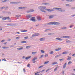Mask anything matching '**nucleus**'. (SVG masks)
I'll list each match as a JSON object with an SVG mask.
<instances>
[{
    "mask_svg": "<svg viewBox=\"0 0 75 75\" xmlns=\"http://www.w3.org/2000/svg\"><path fill=\"white\" fill-rule=\"evenodd\" d=\"M38 9H39L42 12H43V13H46V11H44V10H47V11L49 12H52V11H55V10L52 9H46V7L45 6H39L38 7Z\"/></svg>",
    "mask_w": 75,
    "mask_h": 75,
    "instance_id": "nucleus-1",
    "label": "nucleus"
},
{
    "mask_svg": "<svg viewBox=\"0 0 75 75\" xmlns=\"http://www.w3.org/2000/svg\"><path fill=\"white\" fill-rule=\"evenodd\" d=\"M47 24H48L49 25H59L60 24V23L56 22H53L49 23H47Z\"/></svg>",
    "mask_w": 75,
    "mask_h": 75,
    "instance_id": "nucleus-2",
    "label": "nucleus"
},
{
    "mask_svg": "<svg viewBox=\"0 0 75 75\" xmlns=\"http://www.w3.org/2000/svg\"><path fill=\"white\" fill-rule=\"evenodd\" d=\"M35 17H32L30 19V21H32L33 22H35V21H36V20L35 19Z\"/></svg>",
    "mask_w": 75,
    "mask_h": 75,
    "instance_id": "nucleus-3",
    "label": "nucleus"
},
{
    "mask_svg": "<svg viewBox=\"0 0 75 75\" xmlns=\"http://www.w3.org/2000/svg\"><path fill=\"white\" fill-rule=\"evenodd\" d=\"M6 19H8L9 20H10V18L9 17H4L2 19V20H3V21H4V20H6Z\"/></svg>",
    "mask_w": 75,
    "mask_h": 75,
    "instance_id": "nucleus-4",
    "label": "nucleus"
},
{
    "mask_svg": "<svg viewBox=\"0 0 75 75\" xmlns=\"http://www.w3.org/2000/svg\"><path fill=\"white\" fill-rule=\"evenodd\" d=\"M39 35V34L38 33H34L32 35V37H35L36 36H38Z\"/></svg>",
    "mask_w": 75,
    "mask_h": 75,
    "instance_id": "nucleus-5",
    "label": "nucleus"
},
{
    "mask_svg": "<svg viewBox=\"0 0 75 75\" xmlns=\"http://www.w3.org/2000/svg\"><path fill=\"white\" fill-rule=\"evenodd\" d=\"M34 10L33 9H30L29 10L27 11L26 13H31L32 12H34Z\"/></svg>",
    "mask_w": 75,
    "mask_h": 75,
    "instance_id": "nucleus-6",
    "label": "nucleus"
},
{
    "mask_svg": "<svg viewBox=\"0 0 75 75\" xmlns=\"http://www.w3.org/2000/svg\"><path fill=\"white\" fill-rule=\"evenodd\" d=\"M36 18L38 21H41V17L39 16H36Z\"/></svg>",
    "mask_w": 75,
    "mask_h": 75,
    "instance_id": "nucleus-7",
    "label": "nucleus"
},
{
    "mask_svg": "<svg viewBox=\"0 0 75 75\" xmlns=\"http://www.w3.org/2000/svg\"><path fill=\"white\" fill-rule=\"evenodd\" d=\"M21 3V1H17L16 2H10V4H18L19 3Z\"/></svg>",
    "mask_w": 75,
    "mask_h": 75,
    "instance_id": "nucleus-8",
    "label": "nucleus"
},
{
    "mask_svg": "<svg viewBox=\"0 0 75 75\" xmlns=\"http://www.w3.org/2000/svg\"><path fill=\"white\" fill-rule=\"evenodd\" d=\"M39 40L41 41H45V38H41Z\"/></svg>",
    "mask_w": 75,
    "mask_h": 75,
    "instance_id": "nucleus-9",
    "label": "nucleus"
},
{
    "mask_svg": "<svg viewBox=\"0 0 75 75\" xmlns=\"http://www.w3.org/2000/svg\"><path fill=\"white\" fill-rule=\"evenodd\" d=\"M26 17L27 18H31L32 17V16H31V15H28L26 16Z\"/></svg>",
    "mask_w": 75,
    "mask_h": 75,
    "instance_id": "nucleus-10",
    "label": "nucleus"
},
{
    "mask_svg": "<svg viewBox=\"0 0 75 75\" xmlns=\"http://www.w3.org/2000/svg\"><path fill=\"white\" fill-rule=\"evenodd\" d=\"M67 63L66 62L64 64L63 66V69H65L66 68V67L67 66Z\"/></svg>",
    "mask_w": 75,
    "mask_h": 75,
    "instance_id": "nucleus-11",
    "label": "nucleus"
},
{
    "mask_svg": "<svg viewBox=\"0 0 75 75\" xmlns=\"http://www.w3.org/2000/svg\"><path fill=\"white\" fill-rule=\"evenodd\" d=\"M43 4H44V5H46V6H49L50 5V4L49 3H42Z\"/></svg>",
    "mask_w": 75,
    "mask_h": 75,
    "instance_id": "nucleus-12",
    "label": "nucleus"
},
{
    "mask_svg": "<svg viewBox=\"0 0 75 75\" xmlns=\"http://www.w3.org/2000/svg\"><path fill=\"white\" fill-rule=\"evenodd\" d=\"M53 9L54 10H62V8H54Z\"/></svg>",
    "mask_w": 75,
    "mask_h": 75,
    "instance_id": "nucleus-13",
    "label": "nucleus"
},
{
    "mask_svg": "<svg viewBox=\"0 0 75 75\" xmlns=\"http://www.w3.org/2000/svg\"><path fill=\"white\" fill-rule=\"evenodd\" d=\"M69 53V52L68 51H65L63 52L62 54H68Z\"/></svg>",
    "mask_w": 75,
    "mask_h": 75,
    "instance_id": "nucleus-14",
    "label": "nucleus"
},
{
    "mask_svg": "<svg viewBox=\"0 0 75 75\" xmlns=\"http://www.w3.org/2000/svg\"><path fill=\"white\" fill-rule=\"evenodd\" d=\"M63 38H71V37L69 36H65L63 37Z\"/></svg>",
    "mask_w": 75,
    "mask_h": 75,
    "instance_id": "nucleus-15",
    "label": "nucleus"
},
{
    "mask_svg": "<svg viewBox=\"0 0 75 75\" xmlns=\"http://www.w3.org/2000/svg\"><path fill=\"white\" fill-rule=\"evenodd\" d=\"M56 40H59V41H62V39H61L60 38H56Z\"/></svg>",
    "mask_w": 75,
    "mask_h": 75,
    "instance_id": "nucleus-16",
    "label": "nucleus"
},
{
    "mask_svg": "<svg viewBox=\"0 0 75 75\" xmlns=\"http://www.w3.org/2000/svg\"><path fill=\"white\" fill-rule=\"evenodd\" d=\"M31 58V56H28V57H26L25 58V59H26V60H27L28 59H30V58Z\"/></svg>",
    "mask_w": 75,
    "mask_h": 75,
    "instance_id": "nucleus-17",
    "label": "nucleus"
},
{
    "mask_svg": "<svg viewBox=\"0 0 75 75\" xmlns=\"http://www.w3.org/2000/svg\"><path fill=\"white\" fill-rule=\"evenodd\" d=\"M23 47H19L17 48L18 50H23Z\"/></svg>",
    "mask_w": 75,
    "mask_h": 75,
    "instance_id": "nucleus-18",
    "label": "nucleus"
},
{
    "mask_svg": "<svg viewBox=\"0 0 75 75\" xmlns=\"http://www.w3.org/2000/svg\"><path fill=\"white\" fill-rule=\"evenodd\" d=\"M71 59V57L68 56V57L67 60L68 61H70Z\"/></svg>",
    "mask_w": 75,
    "mask_h": 75,
    "instance_id": "nucleus-19",
    "label": "nucleus"
},
{
    "mask_svg": "<svg viewBox=\"0 0 75 75\" xmlns=\"http://www.w3.org/2000/svg\"><path fill=\"white\" fill-rule=\"evenodd\" d=\"M2 48L3 49H7V48H8L9 47H3Z\"/></svg>",
    "mask_w": 75,
    "mask_h": 75,
    "instance_id": "nucleus-20",
    "label": "nucleus"
},
{
    "mask_svg": "<svg viewBox=\"0 0 75 75\" xmlns=\"http://www.w3.org/2000/svg\"><path fill=\"white\" fill-rule=\"evenodd\" d=\"M24 7H25L20 6V7H18V8L19 9H21L22 10V9H23L24 8Z\"/></svg>",
    "mask_w": 75,
    "mask_h": 75,
    "instance_id": "nucleus-21",
    "label": "nucleus"
},
{
    "mask_svg": "<svg viewBox=\"0 0 75 75\" xmlns=\"http://www.w3.org/2000/svg\"><path fill=\"white\" fill-rule=\"evenodd\" d=\"M44 56H45V55L44 54L42 55L39 57V59H40L41 58H42V57H44Z\"/></svg>",
    "mask_w": 75,
    "mask_h": 75,
    "instance_id": "nucleus-22",
    "label": "nucleus"
},
{
    "mask_svg": "<svg viewBox=\"0 0 75 75\" xmlns=\"http://www.w3.org/2000/svg\"><path fill=\"white\" fill-rule=\"evenodd\" d=\"M37 52H32V54H33V55H35V54H37Z\"/></svg>",
    "mask_w": 75,
    "mask_h": 75,
    "instance_id": "nucleus-23",
    "label": "nucleus"
},
{
    "mask_svg": "<svg viewBox=\"0 0 75 75\" xmlns=\"http://www.w3.org/2000/svg\"><path fill=\"white\" fill-rule=\"evenodd\" d=\"M67 43L69 44V43H70V42H72V41L70 40H67L66 41Z\"/></svg>",
    "mask_w": 75,
    "mask_h": 75,
    "instance_id": "nucleus-24",
    "label": "nucleus"
},
{
    "mask_svg": "<svg viewBox=\"0 0 75 75\" xmlns=\"http://www.w3.org/2000/svg\"><path fill=\"white\" fill-rule=\"evenodd\" d=\"M61 48H58V49H55V51H59V50H60Z\"/></svg>",
    "mask_w": 75,
    "mask_h": 75,
    "instance_id": "nucleus-25",
    "label": "nucleus"
},
{
    "mask_svg": "<svg viewBox=\"0 0 75 75\" xmlns=\"http://www.w3.org/2000/svg\"><path fill=\"white\" fill-rule=\"evenodd\" d=\"M54 17V15L53 16H49V18L50 19V18H53Z\"/></svg>",
    "mask_w": 75,
    "mask_h": 75,
    "instance_id": "nucleus-26",
    "label": "nucleus"
},
{
    "mask_svg": "<svg viewBox=\"0 0 75 75\" xmlns=\"http://www.w3.org/2000/svg\"><path fill=\"white\" fill-rule=\"evenodd\" d=\"M21 43H27V41H23L21 42Z\"/></svg>",
    "mask_w": 75,
    "mask_h": 75,
    "instance_id": "nucleus-27",
    "label": "nucleus"
},
{
    "mask_svg": "<svg viewBox=\"0 0 75 75\" xmlns=\"http://www.w3.org/2000/svg\"><path fill=\"white\" fill-rule=\"evenodd\" d=\"M37 57H34V58L32 60V61H35V60H36V59H37Z\"/></svg>",
    "mask_w": 75,
    "mask_h": 75,
    "instance_id": "nucleus-28",
    "label": "nucleus"
},
{
    "mask_svg": "<svg viewBox=\"0 0 75 75\" xmlns=\"http://www.w3.org/2000/svg\"><path fill=\"white\" fill-rule=\"evenodd\" d=\"M27 30H21V32H27Z\"/></svg>",
    "mask_w": 75,
    "mask_h": 75,
    "instance_id": "nucleus-29",
    "label": "nucleus"
},
{
    "mask_svg": "<svg viewBox=\"0 0 75 75\" xmlns=\"http://www.w3.org/2000/svg\"><path fill=\"white\" fill-rule=\"evenodd\" d=\"M65 11V10H60L59 11H61V12H64Z\"/></svg>",
    "mask_w": 75,
    "mask_h": 75,
    "instance_id": "nucleus-30",
    "label": "nucleus"
},
{
    "mask_svg": "<svg viewBox=\"0 0 75 75\" xmlns=\"http://www.w3.org/2000/svg\"><path fill=\"white\" fill-rule=\"evenodd\" d=\"M55 64H58L57 62H54V63L52 64V65H55Z\"/></svg>",
    "mask_w": 75,
    "mask_h": 75,
    "instance_id": "nucleus-31",
    "label": "nucleus"
},
{
    "mask_svg": "<svg viewBox=\"0 0 75 75\" xmlns=\"http://www.w3.org/2000/svg\"><path fill=\"white\" fill-rule=\"evenodd\" d=\"M64 60H65V59L64 58L59 59V60L60 61H64Z\"/></svg>",
    "mask_w": 75,
    "mask_h": 75,
    "instance_id": "nucleus-32",
    "label": "nucleus"
},
{
    "mask_svg": "<svg viewBox=\"0 0 75 75\" xmlns=\"http://www.w3.org/2000/svg\"><path fill=\"white\" fill-rule=\"evenodd\" d=\"M31 47V46H28L26 47V48H27V49H28V48H30Z\"/></svg>",
    "mask_w": 75,
    "mask_h": 75,
    "instance_id": "nucleus-33",
    "label": "nucleus"
},
{
    "mask_svg": "<svg viewBox=\"0 0 75 75\" xmlns=\"http://www.w3.org/2000/svg\"><path fill=\"white\" fill-rule=\"evenodd\" d=\"M61 54L57 55L55 56V58H58V57H59L61 56Z\"/></svg>",
    "mask_w": 75,
    "mask_h": 75,
    "instance_id": "nucleus-34",
    "label": "nucleus"
},
{
    "mask_svg": "<svg viewBox=\"0 0 75 75\" xmlns=\"http://www.w3.org/2000/svg\"><path fill=\"white\" fill-rule=\"evenodd\" d=\"M40 72H41V71H39L38 72H37V73H35V75H38H38L37 74H39V73H40Z\"/></svg>",
    "mask_w": 75,
    "mask_h": 75,
    "instance_id": "nucleus-35",
    "label": "nucleus"
},
{
    "mask_svg": "<svg viewBox=\"0 0 75 75\" xmlns=\"http://www.w3.org/2000/svg\"><path fill=\"white\" fill-rule=\"evenodd\" d=\"M59 68V67H56V68L54 69V71H56L57 70V68Z\"/></svg>",
    "mask_w": 75,
    "mask_h": 75,
    "instance_id": "nucleus-36",
    "label": "nucleus"
},
{
    "mask_svg": "<svg viewBox=\"0 0 75 75\" xmlns=\"http://www.w3.org/2000/svg\"><path fill=\"white\" fill-rule=\"evenodd\" d=\"M21 37L20 36L18 37H17L16 38L17 40H18V39H20V38Z\"/></svg>",
    "mask_w": 75,
    "mask_h": 75,
    "instance_id": "nucleus-37",
    "label": "nucleus"
},
{
    "mask_svg": "<svg viewBox=\"0 0 75 75\" xmlns=\"http://www.w3.org/2000/svg\"><path fill=\"white\" fill-rule=\"evenodd\" d=\"M16 17H21V15H17L16 16Z\"/></svg>",
    "mask_w": 75,
    "mask_h": 75,
    "instance_id": "nucleus-38",
    "label": "nucleus"
},
{
    "mask_svg": "<svg viewBox=\"0 0 75 75\" xmlns=\"http://www.w3.org/2000/svg\"><path fill=\"white\" fill-rule=\"evenodd\" d=\"M14 25H13V24H7V25H10V26H13Z\"/></svg>",
    "mask_w": 75,
    "mask_h": 75,
    "instance_id": "nucleus-39",
    "label": "nucleus"
},
{
    "mask_svg": "<svg viewBox=\"0 0 75 75\" xmlns=\"http://www.w3.org/2000/svg\"><path fill=\"white\" fill-rule=\"evenodd\" d=\"M62 30L64 29H67V27H63L62 28H61Z\"/></svg>",
    "mask_w": 75,
    "mask_h": 75,
    "instance_id": "nucleus-40",
    "label": "nucleus"
},
{
    "mask_svg": "<svg viewBox=\"0 0 75 75\" xmlns=\"http://www.w3.org/2000/svg\"><path fill=\"white\" fill-rule=\"evenodd\" d=\"M40 51H41V52H42V53H45V52H44V50H40Z\"/></svg>",
    "mask_w": 75,
    "mask_h": 75,
    "instance_id": "nucleus-41",
    "label": "nucleus"
},
{
    "mask_svg": "<svg viewBox=\"0 0 75 75\" xmlns=\"http://www.w3.org/2000/svg\"><path fill=\"white\" fill-rule=\"evenodd\" d=\"M49 62V61L46 62L44 63V64H47Z\"/></svg>",
    "mask_w": 75,
    "mask_h": 75,
    "instance_id": "nucleus-42",
    "label": "nucleus"
},
{
    "mask_svg": "<svg viewBox=\"0 0 75 75\" xmlns=\"http://www.w3.org/2000/svg\"><path fill=\"white\" fill-rule=\"evenodd\" d=\"M27 67H29V68H30V64H28L27 66Z\"/></svg>",
    "mask_w": 75,
    "mask_h": 75,
    "instance_id": "nucleus-43",
    "label": "nucleus"
},
{
    "mask_svg": "<svg viewBox=\"0 0 75 75\" xmlns=\"http://www.w3.org/2000/svg\"><path fill=\"white\" fill-rule=\"evenodd\" d=\"M71 63H72V62L71 61H69V62L68 63V65H70V64Z\"/></svg>",
    "mask_w": 75,
    "mask_h": 75,
    "instance_id": "nucleus-44",
    "label": "nucleus"
},
{
    "mask_svg": "<svg viewBox=\"0 0 75 75\" xmlns=\"http://www.w3.org/2000/svg\"><path fill=\"white\" fill-rule=\"evenodd\" d=\"M44 67V66L43 65L40 66L38 68H42V67Z\"/></svg>",
    "mask_w": 75,
    "mask_h": 75,
    "instance_id": "nucleus-45",
    "label": "nucleus"
},
{
    "mask_svg": "<svg viewBox=\"0 0 75 75\" xmlns=\"http://www.w3.org/2000/svg\"><path fill=\"white\" fill-rule=\"evenodd\" d=\"M50 54H54V52H53V51H51V52H50Z\"/></svg>",
    "mask_w": 75,
    "mask_h": 75,
    "instance_id": "nucleus-46",
    "label": "nucleus"
},
{
    "mask_svg": "<svg viewBox=\"0 0 75 75\" xmlns=\"http://www.w3.org/2000/svg\"><path fill=\"white\" fill-rule=\"evenodd\" d=\"M8 0H4V1H2V2H6V1H8Z\"/></svg>",
    "mask_w": 75,
    "mask_h": 75,
    "instance_id": "nucleus-47",
    "label": "nucleus"
},
{
    "mask_svg": "<svg viewBox=\"0 0 75 75\" xmlns=\"http://www.w3.org/2000/svg\"><path fill=\"white\" fill-rule=\"evenodd\" d=\"M50 30V29H46L45 30V32H46L48 31V30Z\"/></svg>",
    "mask_w": 75,
    "mask_h": 75,
    "instance_id": "nucleus-48",
    "label": "nucleus"
},
{
    "mask_svg": "<svg viewBox=\"0 0 75 75\" xmlns=\"http://www.w3.org/2000/svg\"><path fill=\"white\" fill-rule=\"evenodd\" d=\"M28 38V37L26 36V37H25L24 38V39H27V38Z\"/></svg>",
    "mask_w": 75,
    "mask_h": 75,
    "instance_id": "nucleus-49",
    "label": "nucleus"
},
{
    "mask_svg": "<svg viewBox=\"0 0 75 75\" xmlns=\"http://www.w3.org/2000/svg\"><path fill=\"white\" fill-rule=\"evenodd\" d=\"M5 41V40H3L1 41V42H4Z\"/></svg>",
    "mask_w": 75,
    "mask_h": 75,
    "instance_id": "nucleus-50",
    "label": "nucleus"
},
{
    "mask_svg": "<svg viewBox=\"0 0 75 75\" xmlns=\"http://www.w3.org/2000/svg\"><path fill=\"white\" fill-rule=\"evenodd\" d=\"M72 27H73V25H71L69 26V27L70 28H72Z\"/></svg>",
    "mask_w": 75,
    "mask_h": 75,
    "instance_id": "nucleus-51",
    "label": "nucleus"
},
{
    "mask_svg": "<svg viewBox=\"0 0 75 75\" xmlns=\"http://www.w3.org/2000/svg\"><path fill=\"white\" fill-rule=\"evenodd\" d=\"M65 6H69V4H66V5H65Z\"/></svg>",
    "mask_w": 75,
    "mask_h": 75,
    "instance_id": "nucleus-52",
    "label": "nucleus"
},
{
    "mask_svg": "<svg viewBox=\"0 0 75 75\" xmlns=\"http://www.w3.org/2000/svg\"><path fill=\"white\" fill-rule=\"evenodd\" d=\"M48 57V55L47 54H46L45 55V57Z\"/></svg>",
    "mask_w": 75,
    "mask_h": 75,
    "instance_id": "nucleus-53",
    "label": "nucleus"
},
{
    "mask_svg": "<svg viewBox=\"0 0 75 75\" xmlns=\"http://www.w3.org/2000/svg\"><path fill=\"white\" fill-rule=\"evenodd\" d=\"M2 61H6V59H2Z\"/></svg>",
    "mask_w": 75,
    "mask_h": 75,
    "instance_id": "nucleus-54",
    "label": "nucleus"
},
{
    "mask_svg": "<svg viewBox=\"0 0 75 75\" xmlns=\"http://www.w3.org/2000/svg\"><path fill=\"white\" fill-rule=\"evenodd\" d=\"M23 71H24V72H25V69H23Z\"/></svg>",
    "mask_w": 75,
    "mask_h": 75,
    "instance_id": "nucleus-55",
    "label": "nucleus"
},
{
    "mask_svg": "<svg viewBox=\"0 0 75 75\" xmlns=\"http://www.w3.org/2000/svg\"><path fill=\"white\" fill-rule=\"evenodd\" d=\"M71 9H75V7H72L71 8Z\"/></svg>",
    "mask_w": 75,
    "mask_h": 75,
    "instance_id": "nucleus-56",
    "label": "nucleus"
},
{
    "mask_svg": "<svg viewBox=\"0 0 75 75\" xmlns=\"http://www.w3.org/2000/svg\"><path fill=\"white\" fill-rule=\"evenodd\" d=\"M45 71V70H42L41 71V72H44V71Z\"/></svg>",
    "mask_w": 75,
    "mask_h": 75,
    "instance_id": "nucleus-57",
    "label": "nucleus"
},
{
    "mask_svg": "<svg viewBox=\"0 0 75 75\" xmlns=\"http://www.w3.org/2000/svg\"><path fill=\"white\" fill-rule=\"evenodd\" d=\"M74 56H75V53L72 55V57H74Z\"/></svg>",
    "mask_w": 75,
    "mask_h": 75,
    "instance_id": "nucleus-58",
    "label": "nucleus"
},
{
    "mask_svg": "<svg viewBox=\"0 0 75 75\" xmlns=\"http://www.w3.org/2000/svg\"><path fill=\"white\" fill-rule=\"evenodd\" d=\"M3 8H2V7L0 8V10H3Z\"/></svg>",
    "mask_w": 75,
    "mask_h": 75,
    "instance_id": "nucleus-59",
    "label": "nucleus"
},
{
    "mask_svg": "<svg viewBox=\"0 0 75 75\" xmlns=\"http://www.w3.org/2000/svg\"><path fill=\"white\" fill-rule=\"evenodd\" d=\"M8 41H11V39H8Z\"/></svg>",
    "mask_w": 75,
    "mask_h": 75,
    "instance_id": "nucleus-60",
    "label": "nucleus"
},
{
    "mask_svg": "<svg viewBox=\"0 0 75 75\" xmlns=\"http://www.w3.org/2000/svg\"><path fill=\"white\" fill-rule=\"evenodd\" d=\"M71 17H74V16H75V15H71Z\"/></svg>",
    "mask_w": 75,
    "mask_h": 75,
    "instance_id": "nucleus-61",
    "label": "nucleus"
},
{
    "mask_svg": "<svg viewBox=\"0 0 75 75\" xmlns=\"http://www.w3.org/2000/svg\"><path fill=\"white\" fill-rule=\"evenodd\" d=\"M3 29L1 28L0 27V30H2Z\"/></svg>",
    "mask_w": 75,
    "mask_h": 75,
    "instance_id": "nucleus-62",
    "label": "nucleus"
},
{
    "mask_svg": "<svg viewBox=\"0 0 75 75\" xmlns=\"http://www.w3.org/2000/svg\"><path fill=\"white\" fill-rule=\"evenodd\" d=\"M51 69H51V68H50V69H48V70H49V71L50 70H51Z\"/></svg>",
    "mask_w": 75,
    "mask_h": 75,
    "instance_id": "nucleus-63",
    "label": "nucleus"
},
{
    "mask_svg": "<svg viewBox=\"0 0 75 75\" xmlns=\"http://www.w3.org/2000/svg\"><path fill=\"white\" fill-rule=\"evenodd\" d=\"M3 17L2 16H0V18H1Z\"/></svg>",
    "mask_w": 75,
    "mask_h": 75,
    "instance_id": "nucleus-64",
    "label": "nucleus"
}]
</instances>
